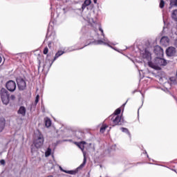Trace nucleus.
Here are the masks:
<instances>
[{"label":"nucleus","mask_w":177,"mask_h":177,"mask_svg":"<svg viewBox=\"0 0 177 177\" xmlns=\"http://www.w3.org/2000/svg\"><path fill=\"white\" fill-rule=\"evenodd\" d=\"M160 66H167V60L162 58L156 57L154 63L149 62V67L155 68V70H160Z\"/></svg>","instance_id":"nucleus-1"},{"label":"nucleus","mask_w":177,"mask_h":177,"mask_svg":"<svg viewBox=\"0 0 177 177\" xmlns=\"http://www.w3.org/2000/svg\"><path fill=\"white\" fill-rule=\"evenodd\" d=\"M0 95L3 104L8 106V104H9V99H10V94H9V91H8V90L6 88H1Z\"/></svg>","instance_id":"nucleus-2"},{"label":"nucleus","mask_w":177,"mask_h":177,"mask_svg":"<svg viewBox=\"0 0 177 177\" xmlns=\"http://www.w3.org/2000/svg\"><path fill=\"white\" fill-rule=\"evenodd\" d=\"M33 143L37 149H40V147H42L44 145V136L42 133H39L37 136L35 138Z\"/></svg>","instance_id":"nucleus-3"},{"label":"nucleus","mask_w":177,"mask_h":177,"mask_svg":"<svg viewBox=\"0 0 177 177\" xmlns=\"http://www.w3.org/2000/svg\"><path fill=\"white\" fill-rule=\"evenodd\" d=\"M86 164V156L84 155V160L82 164H81L75 170H70V171L65 170L64 171V172H65V174H69V175H75L76 174L78 173L79 169H82V168L85 167Z\"/></svg>","instance_id":"nucleus-4"},{"label":"nucleus","mask_w":177,"mask_h":177,"mask_svg":"<svg viewBox=\"0 0 177 177\" xmlns=\"http://www.w3.org/2000/svg\"><path fill=\"white\" fill-rule=\"evenodd\" d=\"M17 83L18 85V88L20 91H24L26 88H27V84H26V81L23 80V78H17Z\"/></svg>","instance_id":"nucleus-5"},{"label":"nucleus","mask_w":177,"mask_h":177,"mask_svg":"<svg viewBox=\"0 0 177 177\" xmlns=\"http://www.w3.org/2000/svg\"><path fill=\"white\" fill-rule=\"evenodd\" d=\"M6 86L8 91H10V92H15V91H16V82H15V81H8L6 83Z\"/></svg>","instance_id":"nucleus-6"},{"label":"nucleus","mask_w":177,"mask_h":177,"mask_svg":"<svg viewBox=\"0 0 177 177\" xmlns=\"http://www.w3.org/2000/svg\"><path fill=\"white\" fill-rule=\"evenodd\" d=\"M142 58L145 60H147L149 64L151 63V62H150V60H151V54L147 50H145V52L142 53Z\"/></svg>","instance_id":"nucleus-7"},{"label":"nucleus","mask_w":177,"mask_h":177,"mask_svg":"<svg viewBox=\"0 0 177 177\" xmlns=\"http://www.w3.org/2000/svg\"><path fill=\"white\" fill-rule=\"evenodd\" d=\"M166 54L167 56H175L176 55V48L175 47H169L166 50Z\"/></svg>","instance_id":"nucleus-8"},{"label":"nucleus","mask_w":177,"mask_h":177,"mask_svg":"<svg viewBox=\"0 0 177 177\" xmlns=\"http://www.w3.org/2000/svg\"><path fill=\"white\" fill-rule=\"evenodd\" d=\"M153 52L156 55H157V56H161L164 54V50H162V48L158 46L154 48Z\"/></svg>","instance_id":"nucleus-9"},{"label":"nucleus","mask_w":177,"mask_h":177,"mask_svg":"<svg viewBox=\"0 0 177 177\" xmlns=\"http://www.w3.org/2000/svg\"><path fill=\"white\" fill-rule=\"evenodd\" d=\"M160 44L163 46H167L169 44V38L167 36L162 37L160 39Z\"/></svg>","instance_id":"nucleus-10"},{"label":"nucleus","mask_w":177,"mask_h":177,"mask_svg":"<svg viewBox=\"0 0 177 177\" xmlns=\"http://www.w3.org/2000/svg\"><path fill=\"white\" fill-rule=\"evenodd\" d=\"M113 127H115V125H121V116L117 115L115 118L113 120Z\"/></svg>","instance_id":"nucleus-11"},{"label":"nucleus","mask_w":177,"mask_h":177,"mask_svg":"<svg viewBox=\"0 0 177 177\" xmlns=\"http://www.w3.org/2000/svg\"><path fill=\"white\" fill-rule=\"evenodd\" d=\"M6 124V120H5V118H0V132H2V131L5 129Z\"/></svg>","instance_id":"nucleus-12"},{"label":"nucleus","mask_w":177,"mask_h":177,"mask_svg":"<svg viewBox=\"0 0 177 177\" xmlns=\"http://www.w3.org/2000/svg\"><path fill=\"white\" fill-rule=\"evenodd\" d=\"M26 107L24 106H20L19 109L18 110V114H21L23 117L26 115Z\"/></svg>","instance_id":"nucleus-13"},{"label":"nucleus","mask_w":177,"mask_h":177,"mask_svg":"<svg viewBox=\"0 0 177 177\" xmlns=\"http://www.w3.org/2000/svg\"><path fill=\"white\" fill-rule=\"evenodd\" d=\"M84 136H85V134L84 133V132H82V131L76 132V137L78 139L82 140L84 139Z\"/></svg>","instance_id":"nucleus-14"},{"label":"nucleus","mask_w":177,"mask_h":177,"mask_svg":"<svg viewBox=\"0 0 177 177\" xmlns=\"http://www.w3.org/2000/svg\"><path fill=\"white\" fill-rule=\"evenodd\" d=\"M63 53H64L63 51H58L55 54V56L53 61L52 62L50 66H52V64L55 62V60H56V59H57L58 57H60V56H62V55H63Z\"/></svg>","instance_id":"nucleus-15"},{"label":"nucleus","mask_w":177,"mask_h":177,"mask_svg":"<svg viewBox=\"0 0 177 177\" xmlns=\"http://www.w3.org/2000/svg\"><path fill=\"white\" fill-rule=\"evenodd\" d=\"M171 17L173 20L177 21V10H174L171 14Z\"/></svg>","instance_id":"nucleus-16"},{"label":"nucleus","mask_w":177,"mask_h":177,"mask_svg":"<svg viewBox=\"0 0 177 177\" xmlns=\"http://www.w3.org/2000/svg\"><path fill=\"white\" fill-rule=\"evenodd\" d=\"M177 7V0H170V8Z\"/></svg>","instance_id":"nucleus-17"},{"label":"nucleus","mask_w":177,"mask_h":177,"mask_svg":"<svg viewBox=\"0 0 177 177\" xmlns=\"http://www.w3.org/2000/svg\"><path fill=\"white\" fill-rule=\"evenodd\" d=\"M120 129L122 130V132H124V133H127V135L131 136V133L129 132V130L125 127H121Z\"/></svg>","instance_id":"nucleus-18"},{"label":"nucleus","mask_w":177,"mask_h":177,"mask_svg":"<svg viewBox=\"0 0 177 177\" xmlns=\"http://www.w3.org/2000/svg\"><path fill=\"white\" fill-rule=\"evenodd\" d=\"M45 125L47 128H49L52 125V122L49 119H47L45 120Z\"/></svg>","instance_id":"nucleus-19"},{"label":"nucleus","mask_w":177,"mask_h":177,"mask_svg":"<svg viewBox=\"0 0 177 177\" xmlns=\"http://www.w3.org/2000/svg\"><path fill=\"white\" fill-rule=\"evenodd\" d=\"M75 145L79 147V148L82 150V151H84V149H85V147L82 145L80 142H75Z\"/></svg>","instance_id":"nucleus-20"},{"label":"nucleus","mask_w":177,"mask_h":177,"mask_svg":"<svg viewBox=\"0 0 177 177\" xmlns=\"http://www.w3.org/2000/svg\"><path fill=\"white\" fill-rule=\"evenodd\" d=\"M107 129V126L106 125H103L101 128H100V133H104V132L106 131V129Z\"/></svg>","instance_id":"nucleus-21"},{"label":"nucleus","mask_w":177,"mask_h":177,"mask_svg":"<svg viewBox=\"0 0 177 177\" xmlns=\"http://www.w3.org/2000/svg\"><path fill=\"white\" fill-rule=\"evenodd\" d=\"M165 6V2L164 1V0H161L159 5L160 9H162V8H164Z\"/></svg>","instance_id":"nucleus-22"},{"label":"nucleus","mask_w":177,"mask_h":177,"mask_svg":"<svg viewBox=\"0 0 177 177\" xmlns=\"http://www.w3.org/2000/svg\"><path fill=\"white\" fill-rule=\"evenodd\" d=\"M84 3V5L89 6V5H91V3H92V1L91 0H85Z\"/></svg>","instance_id":"nucleus-23"},{"label":"nucleus","mask_w":177,"mask_h":177,"mask_svg":"<svg viewBox=\"0 0 177 177\" xmlns=\"http://www.w3.org/2000/svg\"><path fill=\"white\" fill-rule=\"evenodd\" d=\"M39 102V95H37L35 98V106H37Z\"/></svg>","instance_id":"nucleus-24"},{"label":"nucleus","mask_w":177,"mask_h":177,"mask_svg":"<svg viewBox=\"0 0 177 177\" xmlns=\"http://www.w3.org/2000/svg\"><path fill=\"white\" fill-rule=\"evenodd\" d=\"M120 113H121V109L118 108L115 111L114 114L115 115H118V114H120Z\"/></svg>","instance_id":"nucleus-25"},{"label":"nucleus","mask_w":177,"mask_h":177,"mask_svg":"<svg viewBox=\"0 0 177 177\" xmlns=\"http://www.w3.org/2000/svg\"><path fill=\"white\" fill-rule=\"evenodd\" d=\"M48 52H49V50L48 49V47H46L43 51L44 55H48Z\"/></svg>","instance_id":"nucleus-26"},{"label":"nucleus","mask_w":177,"mask_h":177,"mask_svg":"<svg viewBox=\"0 0 177 177\" xmlns=\"http://www.w3.org/2000/svg\"><path fill=\"white\" fill-rule=\"evenodd\" d=\"M99 30H100V31H101V32H102V35L103 36V37H104V32H103V29L102 28V27H99Z\"/></svg>","instance_id":"nucleus-27"},{"label":"nucleus","mask_w":177,"mask_h":177,"mask_svg":"<svg viewBox=\"0 0 177 177\" xmlns=\"http://www.w3.org/2000/svg\"><path fill=\"white\" fill-rule=\"evenodd\" d=\"M86 6H86V4H85V3H84L82 6V9L84 10V9H85V8H86Z\"/></svg>","instance_id":"nucleus-28"},{"label":"nucleus","mask_w":177,"mask_h":177,"mask_svg":"<svg viewBox=\"0 0 177 177\" xmlns=\"http://www.w3.org/2000/svg\"><path fill=\"white\" fill-rule=\"evenodd\" d=\"M97 44H98L99 45H101V44H106V43L103 42V41H102V40H98V41H97Z\"/></svg>","instance_id":"nucleus-29"},{"label":"nucleus","mask_w":177,"mask_h":177,"mask_svg":"<svg viewBox=\"0 0 177 177\" xmlns=\"http://www.w3.org/2000/svg\"><path fill=\"white\" fill-rule=\"evenodd\" d=\"M10 98L11 100H15V99H16V97L15 95H10Z\"/></svg>","instance_id":"nucleus-30"},{"label":"nucleus","mask_w":177,"mask_h":177,"mask_svg":"<svg viewBox=\"0 0 177 177\" xmlns=\"http://www.w3.org/2000/svg\"><path fill=\"white\" fill-rule=\"evenodd\" d=\"M50 149H48V151L47 152H46V156H50Z\"/></svg>","instance_id":"nucleus-31"},{"label":"nucleus","mask_w":177,"mask_h":177,"mask_svg":"<svg viewBox=\"0 0 177 177\" xmlns=\"http://www.w3.org/2000/svg\"><path fill=\"white\" fill-rule=\"evenodd\" d=\"M0 164H1V165H5V160H1Z\"/></svg>","instance_id":"nucleus-32"},{"label":"nucleus","mask_w":177,"mask_h":177,"mask_svg":"<svg viewBox=\"0 0 177 177\" xmlns=\"http://www.w3.org/2000/svg\"><path fill=\"white\" fill-rule=\"evenodd\" d=\"M39 66H38V70H39V68H41V60H39Z\"/></svg>","instance_id":"nucleus-33"},{"label":"nucleus","mask_w":177,"mask_h":177,"mask_svg":"<svg viewBox=\"0 0 177 177\" xmlns=\"http://www.w3.org/2000/svg\"><path fill=\"white\" fill-rule=\"evenodd\" d=\"M48 48H51V46H52V43H51V42H49L48 44Z\"/></svg>","instance_id":"nucleus-34"},{"label":"nucleus","mask_w":177,"mask_h":177,"mask_svg":"<svg viewBox=\"0 0 177 177\" xmlns=\"http://www.w3.org/2000/svg\"><path fill=\"white\" fill-rule=\"evenodd\" d=\"M80 143H82V145H86V142L85 141H82L80 142Z\"/></svg>","instance_id":"nucleus-35"},{"label":"nucleus","mask_w":177,"mask_h":177,"mask_svg":"<svg viewBox=\"0 0 177 177\" xmlns=\"http://www.w3.org/2000/svg\"><path fill=\"white\" fill-rule=\"evenodd\" d=\"M59 169H60L61 171H62V172H64V171H66V170L63 169V168H62V167H59Z\"/></svg>","instance_id":"nucleus-36"},{"label":"nucleus","mask_w":177,"mask_h":177,"mask_svg":"<svg viewBox=\"0 0 177 177\" xmlns=\"http://www.w3.org/2000/svg\"><path fill=\"white\" fill-rule=\"evenodd\" d=\"M94 3H97V0H93Z\"/></svg>","instance_id":"nucleus-37"},{"label":"nucleus","mask_w":177,"mask_h":177,"mask_svg":"<svg viewBox=\"0 0 177 177\" xmlns=\"http://www.w3.org/2000/svg\"><path fill=\"white\" fill-rule=\"evenodd\" d=\"M0 63H2V57L0 56Z\"/></svg>","instance_id":"nucleus-38"},{"label":"nucleus","mask_w":177,"mask_h":177,"mask_svg":"<svg viewBox=\"0 0 177 177\" xmlns=\"http://www.w3.org/2000/svg\"><path fill=\"white\" fill-rule=\"evenodd\" d=\"M91 42L88 43V44H86V45L84 46V47H85V46H88V45H91Z\"/></svg>","instance_id":"nucleus-39"},{"label":"nucleus","mask_w":177,"mask_h":177,"mask_svg":"<svg viewBox=\"0 0 177 177\" xmlns=\"http://www.w3.org/2000/svg\"><path fill=\"white\" fill-rule=\"evenodd\" d=\"M125 104H127V102L123 104V106H125Z\"/></svg>","instance_id":"nucleus-40"},{"label":"nucleus","mask_w":177,"mask_h":177,"mask_svg":"<svg viewBox=\"0 0 177 177\" xmlns=\"http://www.w3.org/2000/svg\"><path fill=\"white\" fill-rule=\"evenodd\" d=\"M84 47L81 48L80 49H83Z\"/></svg>","instance_id":"nucleus-41"}]
</instances>
